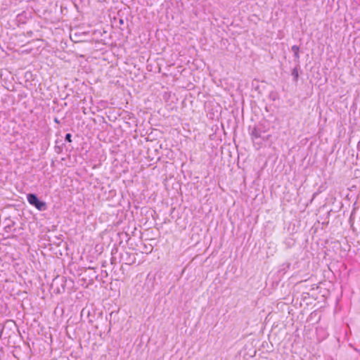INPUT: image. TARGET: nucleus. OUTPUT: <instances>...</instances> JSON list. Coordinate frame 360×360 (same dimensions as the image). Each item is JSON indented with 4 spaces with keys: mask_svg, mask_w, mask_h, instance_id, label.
Segmentation results:
<instances>
[{
    "mask_svg": "<svg viewBox=\"0 0 360 360\" xmlns=\"http://www.w3.org/2000/svg\"><path fill=\"white\" fill-rule=\"evenodd\" d=\"M266 129L262 124H259L255 126L250 132L251 139L253 143L260 144L268 139L269 136H266Z\"/></svg>",
    "mask_w": 360,
    "mask_h": 360,
    "instance_id": "f257e3e1",
    "label": "nucleus"
},
{
    "mask_svg": "<svg viewBox=\"0 0 360 360\" xmlns=\"http://www.w3.org/2000/svg\"><path fill=\"white\" fill-rule=\"evenodd\" d=\"M27 200L31 205L35 207L39 211H45L47 209L46 203L40 200L34 193L27 194Z\"/></svg>",
    "mask_w": 360,
    "mask_h": 360,
    "instance_id": "f03ea898",
    "label": "nucleus"
},
{
    "mask_svg": "<svg viewBox=\"0 0 360 360\" xmlns=\"http://www.w3.org/2000/svg\"><path fill=\"white\" fill-rule=\"evenodd\" d=\"M291 50L293 51L294 53V57H295V62L296 64H300V53H299V51H300V48L297 45H293L292 47H291Z\"/></svg>",
    "mask_w": 360,
    "mask_h": 360,
    "instance_id": "7ed1b4c3",
    "label": "nucleus"
},
{
    "mask_svg": "<svg viewBox=\"0 0 360 360\" xmlns=\"http://www.w3.org/2000/svg\"><path fill=\"white\" fill-rule=\"evenodd\" d=\"M300 64H296L295 67L291 71V75L293 77V81L297 83L299 78Z\"/></svg>",
    "mask_w": 360,
    "mask_h": 360,
    "instance_id": "20e7f679",
    "label": "nucleus"
},
{
    "mask_svg": "<svg viewBox=\"0 0 360 360\" xmlns=\"http://www.w3.org/2000/svg\"><path fill=\"white\" fill-rule=\"evenodd\" d=\"M72 135L70 134H66L65 135V140L68 142H72Z\"/></svg>",
    "mask_w": 360,
    "mask_h": 360,
    "instance_id": "39448f33",
    "label": "nucleus"
},
{
    "mask_svg": "<svg viewBox=\"0 0 360 360\" xmlns=\"http://www.w3.org/2000/svg\"><path fill=\"white\" fill-rule=\"evenodd\" d=\"M353 214H354V212H352L350 218H349V221L351 223V226L352 227H353V224L352 223Z\"/></svg>",
    "mask_w": 360,
    "mask_h": 360,
    "instance_id": "423d86ee",
    "label": "nucleus"
},
{
    "mask_svg": "<svg viewBox=\"0 0 360 360\" xmlns=\"http://www.w3.org/2000/svg\"><path fill=\"white\" fill-rule=\"evenodd\" d=\"M54 121H55V122H56V123H59V122H60V121L58 120V118H56V117L54 119Z\"/></svg>",
    "mask_w": 360,
    "mask_h": 360,
    "instance_id": "0eeeda50",
    "label": "nucleus"
},
{
    "mask_svg": "<svg viewBox=\"0 0 360 360\" xmlns=\"http://www.w3.org/2000/svg\"><path fill=\"white\" fill-rule=\"evenodd\" d=\"M11 229V226H7L5 227V229L7 231V230H9Z\"/></svg>",
    "mask_w": 360,
    "mask_h": 360,
    "instance_id": "6e6552de",
    "label": "nucleus"
}]
</instances>
